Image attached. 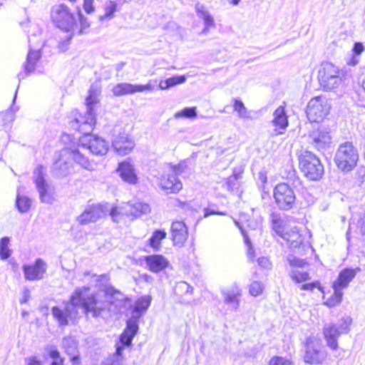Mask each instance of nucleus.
Masks as SVG:
<instances>
[{"label":"nucleus","mask_w":365,"mask_h":365,"mask_svg":"<svg viewBox=\"0 0 365 365\" xmlns=\"http://www.w3.org/2000/svg\"><path fill=\"white\" fill-rule=\"evenodd\" d=\"M51 16L55 26L66 34L65 37L61 38L58 45L59 50L64 52L68 50L71 40L73 37V32L76 30V19L65 4L53 6Z\"/></svg>","instance_id":"obj_1"},{"label":"nucleus","mask_w":365,"mask_h":365,"mask_svg":"<svg viewBox=\"0 0 365 365\" xmlns=\"http://www.w3.org/2000/svg\"><path fill=\"white\" fill-rule=\"evenodd\" d=\"M88 290L89 287H77L73 291V293L78 294L76 297L78 301L76 303L77 309L81 308L86 316L91 314L93 317H98L107 308L108 303L100 300L96 294H86V292Z\"/></svg>","instance_id":"obj_2"},{"label":"nucleus","mask_w":365,"mask_h":365,"mask_svg":"<svg viewBox=\"0 0 365 365\" xmlns=\"http://www.w3.org/2000/svg\"><path fill=\"white\" fill-rule=\"evenodd\" d=\"M98 99L92 89L89 90V95L86 99V111L84 114H79L71 123V127L78 130L85 135H89L93 130L96 124V113L93 106L96 104Z\"/></svg>","instance_id":"obj_3"},{"label":"nucleus","mask_w":365,"mask_h":365,"mask_svg":"<svg viewBox=\"0 0 365 365\" xmlns=\"http://www.w3.org/2000/svg\"><path fill=\"white\" fill-rule=\"evenodd\" d=\"M298 159L299 169L307 179L317 181L322 178L324 168L315 154L309 150H304Z\"/></svg>","instance_id":"obj_4"},{"label":"nucleus","mask_w":365,"mask_h":365,"mask_svg":"<svg viewBox=\"0 0 365 365\" xmlns=\"http://www.w3.org/2000/svg\"><path fill=\"white\" fill-rule=\"evenodd\" d=\"M343 76V71L328 61L322 63L318 71L319 83L324 91H331L337 88L341 85Z\"/></svg>","instance_id":"obj_5"},{"label":"nucleus","mask_w":365,"mask_h":365,"mask_svg":"<svg viewBox=\"0 0 365 365\" xmlns=\"http://www.w3.org/2000/svg\"><path fill=\"white\" fill-rule=\"evenodd\" d=\"M358 160V150L351 142L341 144L334 156L337 168L343 172L352 170L356 167Z\"/></svg>","instance_id":"obj_6"},{"label":"nucleus","mask_w":365,"mask_h":365,"mask_svg":"<svg viewBox=\"0 0 365 365\" xmlns=\"http://www.w3.org/2000/svg\"><path fill=\"white\" fill-rule=\"evenodd\" d=\"M77 293H72L70 299L63 302V307L54 306L51 309L53 318L58 322L59 327L68 325L69 322H73L79 317V312L77 309Z\"/></svg>","instance_id":"obj_7"},{"label":"nucleus","mask_w":365,"mask_h":365,"mask_svg":"<svg viewBox=\"0 0 365 365\" xmlns=\"http://www.w3.org/2000/svg\"><path fill=\"white\" fill-rule=\"evenodd\" d=\"M274 202L280 210L288 211L294 207L296 195L288 183L277 184L273 191Z\"/></svg>","instance_id":"obj_8"},{"label":"nucleus","mask_w":365,"mask_h":365,"mask_svg":"<svg viewBox=\"0 0 365 365\" xmlns=\"http://www.w3.org/2000/svg\"><path fill=\"white\" fill-rule=\"evenodd\" d=\"M331 106L324 96H317L312 98L307 107V116L312 122L322 120L329 113Z\"/></svg>","instance_id":"obj_9"},{"label":"nucleus","mask_w":365,"mask_h":365,"mask_svg":"<svg viewBox=\"0 0 365 365\" xmlns=\"http://www.w3.org/2000/svg\"><path fill=\"white\" fill-rule=\"evenodd\" d=\"M351 319L346 317L342 319L340 324H328L324 328V336L327 346L332 350L338 349L337 339L341 334L347 333Z\"/></svg>","instance_id":"obj_10"},{"label":"nucleus","mask_w":365,"mask_h":365,"mask_svg":"<svg viewBox=\"0 0 365 365\" xmlns=\"http://www.w3.org/2000/svg\"><path fill=\"white\" fill-rule=\"evenodd\" d=\"M48 265L41 258H37L33 264H25L22 267L24 278L28 281H40L44 278Z\"/></svg>","instance_id":"obj_11"},{"label":"nucleus","mask_w":365,"mask_h":365,"mask_svg":"<svg viewBox=\"0 0 365 365\" xmlns=\"http://www.w3.org/2000/svg\"><path fill=\"white\" fill-rule=\"evenodd\" d=\"M325 351L321 344L311 338L307 339L304 359L306 363L320 364L326 358Z\"/></svg>","instance_id":"obj_12"},{"label":"nucleus","mask_w":365,"mask_h":365,"mask_svg":"<svg viewBox=\"0 0 365 365\" xmlns=\"http://www.w3.org/2000/svg\"><path fill=\"white\" fill-rule=\"evenodd\" d=\"M309 143L318 150H324L331 143L329 130L322 126L318 127L310 132Z\"/></svg>","instance_id":"obj_13"},{"label":"nucleus","mask_w":365,"mask_h":365,"mask_svg":"<svg viewBox=\"0 0 365 365\" xmlns=\"http://www.w3.org/2000/svg\"><path fill=\"white\" fill-rule=\"evenodd\" d=\"M117 130L115 129L114 133ZM134 142L130 139L128 135L123 131H119L118 134L114 133L112 139V147L120 155L128 154L134 148Z\"/></svg>","instance_id":"obj_14"},{"label":"nucleus","mask_w":365,"mask_h":365,"mask_svg":"<svg viewBox=\"0 0 365 365\" xmlns=\"http://www.w3.org/2000/svg\"><path fill=\"white\" fill-rule=\"evenodd\" d=\"M153 90V86L150 83H148L146 85L120 83L113 88L112 92L115 96H122L134 94L135 93H141L146 91H151Z\"/></svg>","instance_id":"obj_15"},{"label":"nucleus","mask_w":365,"mask_h":365,"mask_svg":"<svg viewBox=\"0 0 365 365\" xmlns=\"http://www.w3.org/2000/svg\"><path fill=\"white\" fill-rule=\"evenodd\" d=\"M105 207L102 205H92L88 206L83 212L78 217L77 221L81 225L94 222L105 215Z\"/></svg>","instance_id":"obj_16"},{"label":"nucleus","mask_w":365,"mask_h":365,"mask_svg":"<svg viewBox=\"0 0 365 365\" xmlns=\"http://www.w3.org/2000/svg\"><path fill=\"white\" fill-rule=\"evenodd\" d=\"M242 291L236 284H234L230 288L222 291L224 302L228 306L231 311L238 310L240 304V299Z\"/></svg>","instance_id":"obj_17"},{"label":"nucleus","mask_w":365,"mask_h":365,"mask_svg":"<svg viewBox=\"0 0 365 365\" xmlns=\"http://www.w3.org/2000/svg\"><path fill=\"white\" fill-rule=\"evenodd\" d=\"M34 182L42 202L51 203L52 197L48 192V184L44 179L43 167L38 166L34 171Z\"/></svg>","instance_id":"obj_18"},{"label":"nucleus","mask_w":365,"mask_h":365,"mask_svg":"<svg viewBox=\"0 0 365 365\" xmlns=\"http://www.w3.org/2000/svg\"><path fill=\"white\" fill-rule=\"evenodd\" d=\"M170 231L174 245L182 247L188 237L185 224L182 221H175L171 225Z\"/></svg>","instance_id":"obj_19"},{"label":"nucleus","mask_w":365,"mask_h":365,"mask_svg":"<svg viewBox=\"0 0 365 365\" xmlns=\"http://www.w3.org/2000/svg\"><path fill=\"white\" fill-rule=\"evenodd\" d=\"M272 123L275 127L273 130V135H279L284 133L289 125V123L284 108L283 106L278 107L274 111Z\"/></svg>","instance_id":"obj_20"},{"label":"nucleus","mask_w":365,"mask_h":365,"mask_svg":"<svg viewBox=\"0 0 365 365\" xmlns=\"http://www.w3.org/2000/svg\"><path fill=\"white\" fill-rule=\"evenodd\" d=\"M29 47L30 49L24 64V73H20L18 74L19 82L21 79L24 78L26 76L30 75L35 71L36 65L41 57L40 49L33 50L31 44L29 45Z\"/></svg>","instance_id":"obj_21"},{"label":"nucleus","mask_w":365,"mask_h":365,"mask_svg":"<svg viewBox=\"0 0 365 365\" xmlns=\"http://www.w3.org/2000/svg\"><path fill=\"white\" fill-rule=\"evenodd\" d=\"M160 186L167 193H176L182 189V184L175 175L167 173L161 176Z\"/></svg>","instance_id":"obj_22"},{"label":"nucleus","mask_w":365,"mask_h":365,"mask_svg":"<svg viewBox=\"0 0 365 365\" xmlns=\"http://www.w3.org/2000/svg\"><path fill=\"white\" fill-rule=\"evenodd\" d=\"M361 271L359 267L355 269L345 268L342 269L338 276L337 279L333 283V288L342 289L346 288L350 282L355 277L356 274Z\"/></svg>","instance_id":"obj_23"},{"label":"nucleus","mask_w":365,"mask_h":365,"mask_svg":"<svg viewBox=\"0 0 365 365\" xmlns=\"http://www.w3.org/2000/svg\"><path fill=\"white\" fill-rule=\"evenodd\" d=\"M148 269L153 272H159L168 266L169 262L160 255H151L145 257Z\"/></svg>","instance_id":"obj_24"},{"label":"nucleus","mask_w":365,"mask_h":365,"mask_svg":"<svg viewBox=\"0 0 365 365\" xmlns=\"http://www.w3.org/2000/svg\"><path fill=\"white\" fill-rule=\"evenodd\" d=\"M118 172L123 181L132 185L137 182L138 178L134 167L129 162L123 161L119 163Z\"/></svg>","instance_id":"obj_25"},{"label":"nucleus","mask_w":365,"mask_h":365,"mask_svg":"<svg viewBox=\"0 0 365 365\" xmlns=\"http://www.w3.org/2000/svg\"><path fill=\"white\" fill-rule=\"evenodd\" d=\"M126 215L140 217L150 212V205L142 202H128L124 206Z\"/></svg>","instance_id":"obj_26"},{"label":"nucleus","mask_w":365,"mask_h":365,"mask_svg":"<svg viewBox=\"0 0 365 365\" xmlns=\"http://www.w3.org/2000/svg\"><path fill=\"white\" fill-rule=\"evenodd\" d=\"M88 148L94 155H103L107 153L108 145L103 138L93 135L88 140Z\"/></svg>","instance_id":"obj_27"},{"label":"nucleus","mask_w":365,"mask_h":365,"mask_svg":"<svg viewBox=\"0 0 365 365\" xmlns=\"http://www.w3.org/2000/svg\"><path fill=\"white\" fill-rule=\"evenodd\" d=\"M63 345L66 353L71 356L73 365H79L81 361L76 341L71 338L63 339Z\"/></svg>","instance_id":"obj_28"},{"label":"nucleus","mask_w":365,"mask_h":365,"mask_svg":"<svg viewBox=\"0 0 365 365\" xmlns=\"http://www.w3.org/2000/svg\"><path fill=\"white\" fill-rule=\"evenodd\" d=\"M108 294H110L113 299L110 301V305L115 304V309H114L116 312H121L122 308L125 307L126 305V297L123 294L120 293L119 291L113 289V287L110 288L107 291Z\"/></svg>","instance_id":"obj_29"},{"label":"nucleus","mask_w":365,"mask_h":365,"mask_svg":"<svg viewBox=\"0 0 365 365\" xmlns=\"http://www.w3.org/2000/svg\"><path fill=\"white\" fill-rule=\"evenodd\" d=\"M195 12L197 16L202 20L204 24H210L211 25H215V23L214 17L210 14L204 4L199 2L195 4Z\"/></svg>","instance_id":"obj_30"},{"label":"nucleus","mask_w":365,"mask_h":365,"mask_svg":"<svg viewBox=\"0 0 365 365\" xmlns=\"http://www.w3.org/2000/svg\"><path fill=\"white\" fill-rule=\"evenodd\" d=\"M151 302V298L149 296H143L140 297L135 303L134 307L132 309V315L136 316L139 314V318L142 316L143 312L146 311L149 307Z\"/></svg>","instance_id":"obj_31"},{"label":"nucleus","mask_w":365,"mask_h":365,"mask_svg":"<svg viewBox=\"0 0 365 365\" xmlns=\"http://www.w3.org/2000/svg\"><path fill=\"white\" fill-rule=\"evenodd\" d=\"M69 155L73 160L85 169H90L91 164L88 158L78 149L70 150Z\"/></svg>","instance_id":"obj_32"},{"label":"nucleus","mask_w":365,"mask_h":365,"mask_svg":"<svg viewBox=\"0 0 365 365\" xmlns=\"http://www.w3.org/2000/svg\"><path fill=\"white\" fill-rule=\"evenodd\" d=\"M186 77L185 76H177L161 81L159 83V88L161 90L168 89L171 87L185 83Z\"/></svg>","instance_id":"obj_33"},{"label":"nucleus","mask_w":365,"mask_h":365,"mask_svg":"<svg viewBox=\"0 0 365 365\" xmlns=\"http://www.w3.org/2000/svg\"><path fill=\"white\" fill-rule=\"evenodd\" d=\"M272 229L279 235H284V221L281 214L277 212H273L270 215Z\"/></svg>","instance_id":"obj_34"},{"label":"nucleus","mask_w":365,"mask_h":365,"mask_svg":"<svg viewBox=\"0 0 365 365\" xmlns=\"http://www.w3.org/2000/svg\"><path fill=\"white\" fill-rule=\"evenodd\" d=\"M167 233L165 230H157L153 232L149 242L150 245L155 250H158L160 246V242L166 237Z\"/></svg>","instance_id":"obj_35"},{"label":"nucleus","mask_w":365,"mask_h":365,"mask_svg":"<svg viewBox=\"0 0 365 365\" xmlns=\"http://www.w3.org/2000/svg\"><path fill=\"white\" fill-rule=\"evenodd\" d=\"M139 319V314L136 316L131 314V317L127 320L126 327L124 331L130 334L131 336H135L138 331V322Z\"/></svg>","instance_id":"obj_36"},{"label":"nucleus","mask_w":365,"mask_h":365,"mask_svg":"<svg viewBox=\"0 0 365 365\" xmlns=\"http://www.w3.org/2000/svg\"><path fill=\"white\" fill-rule=\"evenodd\" d=\"M78 18L79 23L76 21V30L73 32V36L76 34H83L85 32L84 31L90 27V23L88 21L87 19L83 16L80 10L78 11Z\"/></svg>","instance_id":"obj_37"},{"label":"nucleus","mask_w":365,"mask_h":365,"mask_svg":"<svg viewBox=\"0 0 365 365\" xmlns=\"http://www.w3.org/2000/svg\"><path fill=\"white\" fill-rule=\"evenodd\" d=\"M118 4L114 1H108L105 4V14L99 17L100 21L106 19H111L114 17L115 12L117 11Z\"/></svg>","instance_id":"obj_38"},{"label":"nucleus","mask_w":365,"mask_h":365,"mask_svg":"<svg viewBox=\"0 0 365 365\" xmlns=\"http://www.w3.org/2000/svg\"><path fill=\"white\" fill-rule=\"evenodd\" d=\"M16 205L20 212L24 213L30 209L31 200L27 197L18 195L16 200Z\"/></svg>","instance_id":"obj_39"},{"label":"nucleus","mask_w":365,"mask_h":365,"mask_svg":"<svg viewBox=\"0 0 365 365\" xmlns=\"http://www.w3.org/2000/svg\"><path fill=\"white\" fill-rule=\"evenodd\" d=\"M17 91H18V88L16 89V91L15 92V94H14V98H13V101H12L11 107L9 109H8L7 110H6L5 112H3L1 113L2 116H3V120L6 123H11V122H13L14 120V118H15V113L16 111H18V110H19V107H17V106L14 107V104L16 102V96H17Z\"/></svg>","instance_id":"obj_40"},{"label":"nucleus","mask_w":365,"mask_h":365,"mask_svg":"<svg viewBox=\"0 0 365 365\" xmlns=\"http://www.w3.org/2000/svg\"><path fill=\"white\" fill-rule=\"evenodd\" d=\"M10 238L4 237L0 240V258L2 260L7 259L11 256V250L9 248Z\"/></svg>","instance_id":"obj_41"},{"label":"nucleus","mask_w":365,"mask_h":365,"mask_svg":"<svg viewBox=\"0 0 365 365\" xmlns=\"http://www.w3.org/2000/svg\"><path fill=\"white\" fill-rule=\"evenodd\" d=\"M334 289V294L330 297L329 299H327V301L324 302V304L329 307H333L337 304H339L342 299L343 293L339 289L337 288H333Z\"/></svg>","instance_id":"obj_42"},{"label":"nucleus","mask_w":365,"mask_h":365,"mask_svg":"<svg viewBox=\"0 0 365 365\" xmlns=\"http://www.w3.org/2000/svg\"><path fill=\"white\" fill-rule=\"evenodd\" d=\"M234 110L237 112L238 116L241 118H249L250 112L245 108L242 101L234 99Z\"/></svg>","instance_id":"obj_43"},{"label":"nucleus","mask_w":365,"mask_h":365,"mask_svg":"<svg viewBox=\"0 0 365 365\" xmlns=\"http://www.w3.org/2000/svg\"><path fill=\"white\" fill-rule=\"evenodd\" d=\"M21 26L28 34L29 43H31V36H36L41 34V29L35 24H21Z\"/></svg>","instance_id":"obj_44"},{"label":"nucleus","mask_w":365,"mask_h":365,"mask_svg":"<svg viewBox=\"0 0 365 365\" xmlns=\"http://www.w3.org/2000/svg\"><path fill=\"white\" fill-rule=\"evenodd\" d=\"M197 116V110L195 107H188L177 112L175 114V118H194Z\"/></svg>","instance_id":"obj_45"},{"label":"nucleus","mask_w":365,"mask_h":365,"mask_svg":"<svg viewBox=\"0 0 365 365\" xmlns=\"http://www.w3.org/2000/svg\"><path fill=\"white\" fill-rule=\"evenodd\" d=\"M282 236L294 247H297L302 242L300 235L295 230H292V235L284 233Z\"/></svg>","instance_id":"obj_46"},{"label":"nucleus","mask_w":365,"mask_h":365,"mask_svg":"<svg viewBox=\"0 0 365 365\" xmlns=\"http://www.w3.org/2000/svg\"><path fill=\"white\" fill-rule=\"evenodd\" d=\"M54 170H58L59 175L64 176L70 173V165L68 163L59 159L53 165Z\"/></svg>","instance_id":"obj_47"},{"label":"nucleus","mask_w":365,"mask_h":365,"mask_svg":"<svg viewBox=\"0 0 365 365\" xmlns=\"http://www.w3.org/2000/svg\"><path fill=\"white\" fill-rule=\"evenodd\" d=\"M48 354L50 356L51 359H53V361L51 362V365H62L63 360L60 356L59 351L54 347H49L47 349Z\"/></svg>","instance_id":"obj_48"},{"label":"nucleus","mask_w":365,"mask_h":365,"mask_svg":"<svg viewBox=\"0 0 365 365\" xmlns=\"http://www.w3.org/2000/svg\"><path fill=\"white\" fill-rule=\"evenodd\" d=\"M290 277L296 283H299L309 279V274L306 272H301L298 269L292 270L289 274Z\"/></svg>","instance_id":"obj_49"},{"label":"nucleus","mask_w":365,"mask_h":365,"mask_svg":"<svg viewBox=\"0 0 365 365\" xmlns=\"http://www.w3.org/2000/svg\"><path fill=\"white\" fill-rule=\"evenodd\" d=\"M264 289L262 283L258 281L253 282L250 286V294L252 296L257 297L262 294Z\"/></svg>","instance_id":"obj_50"},{"label":"nucleus","mask_w":365,"mask_h":365,"mask_svg":"<svg viewBox=\"0 0 365 365\" xmlns=\"http://www.w3.org/2000/svg\"><path fill=\"white\" fill-rule=\"evenodd\" d=\"M125 214V210L122 207H113L110 211V215L113 222H118L123 215Z\"/></svg>","instance_id":"obj_51"},{"label":"nucleus","mask_w":365,"mask_h":365,"mask_svg":"<svg viewBox=\"0 0 365 365\" xmlns=\"http://www.w3.org/2000/svg\"><path fill=\"white\" fill-rule=\"evenodd\" d=\"M287 182L292 188L297 187L301 184L300 178L297 175V172L294 170L290 171L287 176Z\"/></svg>","instance_id":"obj_52"},{"label":"nucleus","mask_w":365,"mask_h":365,"mask_svg":"<svg viewBox=\"0 0 365 365\" xmlns=\"http://www.w3.org/2000/svg\"><path fill=\"white\" fill-rule=\"evenodd\" d=\"M235 224L240 229L241 232H242V234L244 235V237H245V242L246 243V245H247L248 247V250H247V256L250 259H251L252 260L253 259V257H254V254H255V250H253L252 248V244H251V241L247 237V236L245 235V232H244V230L242 229V227H240V223L237 221H235Z\"/></svg>","instance_id":"obj_53"},{"label":"nucleus","mask_w":365,"mask_h":365,"mask_svg":"<svg viewBox=\"0 0 365 365\" xmlns=\"http://www.w3.org/2000/svg\"><path fill=\"white\" fill-rule=\"evenodd\" d=\"M292 364L290 360H289L286 358L282 357V356H273L269 362V365H292Z\"/></svg>","instance_id":"obj_54"},{"label":"nucleus","mask_w":365,"mask_h":365,"mask_svg":"<svg viewBox=\"0 0 365 365\" xmlns=\"http://www.w3.org/2000/svg\"><path fill=\"white\" fill-rule=\"evenodd\" d=\"M238 179V175L234 174L227 178L225 186L228 190H232L236 187V182Z\"/></svg>","instance_id":"obj_55"},{"label":"nucleus","mask_w":365,"mask_h":365,"mask_svg":"<svg viewBox=\"0 0 365 365\" xmlns=\"http://www.w3.org/2000/svg\"><path fill=\"white\" fill-rule=\"evenodd\" d=\"M133 337V336L123 331L120 337V343L123 346H129L132 343Z\"/></svg>","instance_id":"obj_56"},{"label":"nucleus","mask_w":365,"mask_h":365,"mask_svg":"<svg viewBox=\"0 0 365 365\" xmlns=\"http://www.w3.org/2000/svg\"><path fill=\"white\" fill-rule=\"evenodd\" d=\"M93 277L96 278V283L99 284L100 287H106L110 279L109 276L106 274H103L99 276L93 274Z\"/></svg>","instance_id":"obj_57"},{"label":"nucleus","mask_w":365,"mask_h":365,"mask_svg":"<svg viewBox=\"0 0 365 365\" xmlns=\"http://www.w3.org/2000/svg\"><path fill=\"white\" fill-rule=\"evenodd\" d=\"M316 287L322 291V287L318 282L304 284L301 286V289L312 291Z\"/></svg>","instance_id":"obj_58"},{"label":"nucleus","mask_w":365,"mask_h":365,"mask_svg":"<svg viewBox=\"0 0 365 365\" xmlns=\"http://www.w3.org/2000/svg\"><path fill=\"white\" fill-rule=\"evenodd\" d=\"M288 260L290 265L294 267H302L306 264L304 260L296 258L295 257H289Z\"/></svg>","instance_id":"obj_59"},{"label":"nucleus","mask_w":365,"mask_h":365,"mask_svg":"<svg viewBox=\"0 0 365 365\" xmlns=\"http://www.w3.org/2000/svg\"><path fill=\"white\" fill-rule=\"evenodd\" d=\"M365 48L362 43L361 42H356L354 44L352 51L354 55L359 56L361 54V53L364 51Z\"/></svg>","instance_id":"obj_60"},{"label":"nucleus","mask_w":365,"mask_h":365,"mask_svg":"<svg viewBox=\"0 0 365 365\" xmlns=\"http://www.w3.org/2000/svg\"><path fill=\"white\" fill-rule=\"evenodd\" d=\"M257 263L260 267L265 269H270L271 267V263L269 260L265 257L258 258Z\"/></svg>","instance_id":"obj_61"},{"label":"nucleus","mask_w":365,"mask_h":365,"mask_svg":"<svg viewBox=\"0 0 365 365\" xmlns=\"http://www.w3.org/2000/svg\"><path fill=\"white\" fill-rule=\"evenodd\" d=\"M185 168V165L184 164H178L177 165H173L171 168L172 173L177 177L178 175L181 174Z\"/></svg>","instance_id":"obj_62"},{"label":"nucleus","mask_w":365,"mask_h":365,"mask_svg":"<svg viewBox=\"0 0 365 365\" xmlns=\"http://www.w3.org/2000/svg\"><path fill=\"white\" fill-rule=\"evenodd\" d=\"M93 0H84L83 3V9L86 13L91 14L94 11V8L93 6Z\"/></svg>","instance_id":"obj_63"},{"label":"nucleus","mask_w":365,"mask_h":365,"mask_svg":"<svg viewBox=\"0 0 365 365\" xmlns=\"http://www.w3.org/2000/svg\"><path fill=\"white\" fill-rule=\"evenodd\" d=\"M358 227L361 235L365 236V214L359 220Z\"/></svg>","instance_id":"obj_64"}]
</instances>
